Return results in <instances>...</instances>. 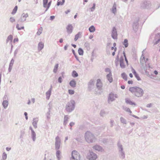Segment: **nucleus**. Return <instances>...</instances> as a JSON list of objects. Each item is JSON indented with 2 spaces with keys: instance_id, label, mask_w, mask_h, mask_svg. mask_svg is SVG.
Listing matches in <instances>:
<instances>
[{
  "instance_id": "49530a36",
  "label": "nucleus",
  "mask_w": 160,
  "mask_h": 160,
  "mask_svg": "<svg viewBox=\"0 0 160 160\" xmlns=\"http://www.w3.org/2000/svg\"><path fill=\"white\" fill-rule=\"evenodd\" d=\"M152 105H153L152 103H150L149 104H147V105L146 106V107L147 108H151V107H152Z\"/></svg>"
},
{
  "instance_id": "2eb2a0df",
  "label": "nucleus",
  "mask_w": 160,
  "mask_h": 160,
  "mask_svg": "<svg viewBox=\"0 0 160 160\" xmlns=\"http://www.w3.org/2000/svg\"><path fill=\"white\" fill-rule=\"evenodd\" d=\"M93 148L95 150L98 151H100L102 150V147L98 145L94 146Z\"/></svg>"
},
{
  "instance_id": "de8ad7c7",
  "label": "nucleus",
  "mask_w": 160,
  "mask_h": 160,
  "mask_svg": "<svg viewBox=\"0 0 160 160\" xmlns=\"http://www.w3.org/2000/svg\"><path fill=\"white\" fill-rule=\"evenodd\" d=\"M113 94H110L109 96V97L108 98L109 100H111V101H112L113 100L111 99V98L113 97Z\"/></svg>"
},
{
  "instance_id": "72a5a7b5",
  "label": "nucleus",
  "mask_w": 160,
  "mask_h": 160,
  "mask_svg": "<svg viewBox=\"0 0 160 160\" xmlns=\"http://www.w3.org/2000/svg\"><path fill=\"white\" fill-rule=\"evenodd\" d=\"M112 12L115 13L116 12V5L115 4L113 6V7L112 8Z\"/></svg>"
},
{
  "instance_id": "6e6d98bb",
  "label": "nucleus",
  "mask_w": 160,
  "mask_h": 160,
  "mask_svg": "<svg viewBox=\"0 0 160 160\" xmlns=\"http://www.w3.org/2000/svg\"><path fill=\"white\" fill-rule=\"evenodd\" d=\"M128 84H132L133 83V81L132 80H129L128 81Z\"/></svg>"
},
{
  "instance_id": "69168bd1",
  "label": "nucleus",
  "mask_w": 160,
  "mask_h": 160,
  "mask_svg": "<svg viewBox=\"0 0 160 160\" xmlns=\"http://www.w3.org/2000/svg\"><path fill=\"white\" fill-rule=\"evenodd\" d=\"M154 73L155 74V75H157L158 74V72L156 70H155L154 72Z\"/></svg>"
},
{
  "instance_id": "a211bd4d",
  "label": "nucleus",
  "mask_w": 160,
  "mask_h": 160,
  "mask_svg": "<svg viewBox=\"0 0 160 160\" xmlns=\"http://www.w3.org/2000/svg\"><path fill=\"white\" fill-rule=\"evenodd\" d=\"M51 94V89H50L49 90H48L46 93V95L47 98L48 99H49L50 98V97Z\"/></svg>"
},
{
  "instance_id": "f704fd0d",
  "label": "nucleus",
  "mask_w": 160,
  "mask_h": 160,
  "mask_svg": "<svg viewBox=\"0 0 160 160\" xmlns=\"http://www.w3.org/2000/svg\"><path fill=\"white\" fill-rule=\"evenodd\" d=\"M150 68H148V67L147 68V70H146V71H147L148 68H152L150 66ZM148 70H149V69H148ZM148 72H149V74L150 75V76H149V77H150L151 78H153V76L152 75V72H149L148 71Z\"/></svg>"
},
{
  "instance_id": "e433bc0d",
  "label": "nucleus",
  "mask_w": 160,
  "mask_h": 160,
  "mask_svg": "<svg viewBox=\"0 0 160 160\" xmlns=\"http://www.w3.org/2000/svg\"><path fill=\"white\" fill-rule=\"evenodd\" d=\"M17 9H18V7L17 6H16L14 7V8L13 9L12 11V13L13 14H15L17 10Z\"/></svg>"
},
{
  "instance_id": "c756f323",
  "label": "nucleus",
  "mask_w": 160,
  "mask_h": 160,
  "mask_svg": "<svg viewBox=\"0 0 160 160\" xmlns=\"http://www.w3.org/2000/svg\"><path fill=\"white\" fill-rule=\"evenodd\" d=\"M48 0H43V7L46 8L47 6Z\"/></svg>"
},
{
  "instance_id": "338daca9",
  "label": "nucleus",
  "mask_w": 160,
  "mask_h": 160,
  "mask_svg": "<svg viewBox=\"0 0 160 160\" xmlns=\"http://www.w3.org/2000/svg\"><path fill=\"white\" fill-rule=\"evenodd\" d=\"M11 149V148H6V150L8 151H9Z\"/></svg>"
},
{
  "instance_id": "37998d69",
  "label": "nucleus",
  "mask_w": 160,
  "mask_h": 160,
  "mask_svg": "<svg viewBox=\"0 0 160 160\" xmlns=\"http://www.w3.org/2000/svg\"><path fill=\"white\" fill-rule=\"evenodd\" d=\"M155 42H154V44H157L160 41V38L158 39H157V40H155Z\"/></svg>"
},
{
  "instance_id": "bb28decb",
  "label": "nucleus",
  "mask_w": 160,
  "mask_h": 160,
  "mask_svg": "<svg viewBox=\"0 0 160 160\" xmlns=\"http://www.w3.org/2000/svg\"><path fill=\"white\" fill-rule=\"evenodd\" d=\"M2 105L4 108H6L8 105V102L7 101H4L3 102Z\"/></svg>"
},
{
  "instance_id": "ea45409f",
  "label": "nucleus",
  "mask_w": 160,
  "mask_h": 160,
  "mask_svg": "<svg viewBox=\"0 0 160 160\" xmlns=\"http://www.w3.org/2000/svg\"><path fill=\"white\" fill-rule=\"evenodd\" d=\"M60 151L59 150L57 151L56 152V156L58 158H60L59 156L60 155Z\"/></svg>"
},
{
  "instance_id": "603ef678",
  "label": "nucleus",
  "mask_w": 160,
  "mask_h": 160,
  "mask_svg": "<svg viewBox=\"0 0 160 160\" xmlns=\"http://www.w3.org/2000/svg\"><path fill=\"white\" fill-rule=\"evenodd\" d=\"M111 49L112 50H113L114 51H116L117 50V48L116 47H112L111 48Z\"/></svg>"
},
{
  "instance_id": "c9c22d12",
  "label": "nucleus",
  "mask_w": 160,
  "mask_h": 160,
  "mask_svg": "<svg viewBox=\"0 0 160 160\" xmlns=\"http://www.w3.org/2000/svg\"><path fill=\"white\" fill-rule=\"evenodd\" d=\"M78 53L80 55H82L83 54V52L81 48H79L78 50Z\"/></svg>"
},
{
  "instance_id": "4c0bfd02",
  "label": "nucleus",
  "mask_w": 160,
  "mask_h": 160,
  "mask_svg": "<svg viewBox=\"0 0 160 160\" xmlns=\"http://www.w3.org/2000/svg\"><path fill=\"white\" fill-rule=\"evenodd\" d=\"M18 30H20L21 29H23L24 28V27L23 26H20L18 24L16 26Z\"/></svg>"
},
{
  "instance_id": "a18cd8bd",
  "label": "nucleus",
  "mask_w": 160,
  "mask_h": 160,
  "mask_svg": "<svg viewBox=\"0 0 160 160\" xmlns=\"http://www.w3.org/2000/svg\"><path fill=\"white\" fill-rule=\"evenodd\" d=\"M50 5H51V2H50L48 3V4H47V7H46V9L45 10V11H47L48 9L49 8L50 6Z\"/></svg>"
},
{
  "instance_id": "774afa93",
  "label": "nucleus",
  "mask_w": 160,
  "mask_h": 160,
  "mask_svg": "<svg viewBox=\"0 0 160 160\" xmlns=\"http://www.w3.org/2000/svg\"><path fill=\"white\" fill-rule=\"evenodd\" d=\"M121 88L122 89H124L125 88V87L124 85H122L121 86Z\"/></svg>"
},
{
  "instance_id": "39448f33",
  "label": "nucleus",
  "mask_w": 160,
  "mask_h": 160,
  "mask_svg": "<svg viewBox=\"0 0 160 160\" xmlns=\"http://www.w3.org/2000/svg\"><path fill=\"white\" fill-rule=\"evenodd\" d=\"M79 154L76 151H73L72 152L71 160H80Z\"/></svg>"
},
{
  "instance_id": "7ed1b4c3",
  "label": "nucleus",
  "mask_w": 160,
  "mask_h": 160,
  "mask_svg": "<svg viewBox=\"0 0 160 160\" xmlns=\"http://www.w3.org/2000/svg\"><path fill=\"white\" fill-rule=\"evenodd\" d=\"M74 106V101H71L68 103L66 106V109L68 112H70L73 110Z\"/></svg>"
},
{
  "instance_id": "9b49d317",
  "label": "nucleus",
  "mask_w": 160,
  "mask_h": 160,
  "mask_svg": "<svg viewBox=\"0 0 160 160\" xmlns=\"http://www.w3.org/2000/svg\"><path fill=\"white\" fill-rule=\"evenodd\" d=\"M28 17L27 13H23L22 15L21 19L22 21H24L26 20V18Z\"/></svg>"
},
{
  "instance_id": "e2e57ef3",
  "label": "nucleus",
  "mask_w": 160,
  "mask_h": 160,
  "mask_svg": "<svg viewBox=\"0 0 160 160\" xmlns=\"http://www.w3.org/2000/svg\"><path fill=\"white\" fill-rule=\"evenodd\" d=\"M54 18L55 17L54 16H51L50 17V19L52 20H53Z\"/></svg>"
},
{
  "instance_id": "412c9836",
  "label": "nucleus",
  "mask_w": 160,
  "mask_h": 160,
  "mask_svg": "<svg viewBox=\"0 0 160 160\" xmlns=\"http://www.w3.org/2000/svg\"><path fill=\"white\" fill-rule=\"evenodd\" d=\"M120 66L122 68H125L126 65L124 62L123 60H120Z\"/></svg>"
},
{
  "instance_id": "4468645a",
  "label": "nucleus",
  "mask_w": 160,
  "mask_h": 160,
  "mask_svg": "<svg viewBox=\"0 0 160 160\" xmlns=\"http://www.w3.org/2000/svg\"><path fill=\"white\" fill-rule=\"evenodd\" d=\"M44 47V43L42 42H40L38 44V49L39 50H41Z\"/></svg>"
},
{
  "instance_id": "aec40b11",
  "label": "nucleus",
  "mask_w": 160,
  "mask_h": 160,
  "mask_svg": "<svg viewBox=\"0 0 160 160\" xmlns=\"http://www.w3.org/2000/svg\"><path fill=\"white\" fill-rule=\"evenodd\" d=\"M13 37L11 35H9L7 39V42H12Z\"/></svg>"
},
{
  "instance_id": "4d7b16f0",
  "label": "nucleus",
  "mask_w": 160,
  "mask_h": 160,
  "mask_svg": "<svg viewBox=\"0 0 160 160\" xmlns=\"http://www.w3.org/2000/svg\"><path fill=\"white\" fill-rule=\"evenodd\" d=\"M64 119L65 122L66 121H68V118L66 116H65L64 118Z\"/></svg>"
},
{
  "instance_id": "3c124183",
  "label": "nucleus",
  "mask_w": 160,
  "mask_h": 160,
  "mask_svg": "<svg viewBox=\"0 0 160 160\" xmlns=\"http://www.w3.org/2000/svg\"><path fill=\"white\" fill-rule=\"evenodd\" d=\"M58 82H60L61 83L62 82V78L61 77H60L58 79Z\"/></svg>"
},
{
  "instance_id": "5701e85b",
  "label": "nucleus",
  "mask_w": 160,
  "mask_h": 160,
  "mask_svg": "<svg viewBox=\"0 0 160 160\" xmlns=\"http://www.w3.org/2000/svg\"><path fill=\"white\" fill-rule=\"evenodd\" d=\"M123 44L125 48H127L128 46V40L127 39H124V42H123Z\"/></svg>"
},
{
  "instance_id": "f3484780",
  "label": "nucleus",
  "mask_w": 160,
  "mask_h": 160,
  "mask_svg": "<svg viewBox=\"0 0 160 160\" xmlns=\"http://www.w3.org/2000/svg\"><path fill=\"white\" fill-rule=\"evenodd\" d=\"M82 35V33L80 32H78L77 34L75 35V38H74V40L75 41H76L78 38H80Z\"/></svg>"
},
{
  "instance_id": "58836bf2",
  "label": "nucleus",
  "mask_w": 160,
  "mask_h": 160,
  "mask_svg": "<svg viewBox=\"0 0 160 160\" xmlns=\"http://www.w3.org/2000/svg\"><path fill=\"white\" fill-rule=\"evenodd\" d=\"M160 38V33H158L156 35L155 37V40Z\"/></svg>"
},
{
  "instance_id": "cd10ccee",
  "label": "nucleus",
  "mask_w": 160,
  "mask_h": 160,
  "mask_svg": "<svg viewBox=\"0 0 160 160\" xmlns=\"http://www.w3.org/2000/svg\"><path fill=\"white\" fill-rule=\"evenodd\" d=\"M89 30L90 32H93L95 31V29L93 26H92L89 28Z\"/></svg>"
},
{
  "instance_id": "1a4fd4ad",
  "label": "nucleus",
  "mask_w": 160,
  "mask_h": 160,
  "mask_svg": "<svg viewBox=\"0 0 160 160\" xmlns=\"http://www.w3.org/2000/svg\"><path fill=\"white\" fill-rule=\"evenodd\" d=\"M117 33L116 29L115 27L113 28L112 36V38L114 39L117 38Z\"/></svg>"
},
{
  "instance_id": "0e129e2a",
  "label": "nucleus",
  "mask_w": 160,
  "mask_h": 160,
  "mask_svg": "<svg viewBox=\"0 0 160 160\" xmlns=\"http://www.w3.org/2000/svg\"><path fill=\"white\" fill-rule=\"evenodd\" d=\"M142 118L143 119H146L148 118V116L144 115V116H143Z\"/></svg>"
},
{
  "instance_id": "b1692460",
  "label": "nucleus",
  "mask_w": 160,
  "mask_h": 160,
  "mask_svg": "<svg viewBox=\"0 0 160 160\" xmlns=\"http://www.w3.org/2000/svg\"><path fill=\"white\" fill-rule=\"evenodd\" d=\"M32 130V138L34 141L35 140L36 138V134L35 132L32 129H31Z\"/></svg>"
},
{
  "instance_id": "13d9d810",
  "label": "nucleus",
  "mask_w": 160,
  "mask_h": 160,
  "mask_svg": "<svg viewBox=\"0 0 160 160\" xmlns=\"http://www.w3.org/2000/svg\"><path fill=\"white\" fill-rule=\"evenodd\" d=\"M27 115H28V114H27V113L26 112H25L24 113V115L25 116L26 119V120H27L28 119V116H27Z\"/></svg>"
},
{
  "instance_id": "79ce46f5",
  "label": "nucleus",
  "mask_w": 160,
  "mask_h": 160,
  "mask_svg": "<svg viewBox=\"0 0 160 160\" xmlns=\"http://www.w3.org/2000/svg\"><path fill=\"white\" fill-rule=\"evenodd\" d=\"M7 157V155L5 153H3V155H2V158H3V160H5L6 159Z\"/></svg>"
},
{
  "instance_id": "6ab92c4d",
  "label": "nucleus",
  "mask_w": 160,
  "mask_h": 160,
  "mask_svg": "<svg viewBox=\"0 0 160 160\" xmlns=\"http://www.w3.org/2000/svg\"><path fill=\"white\" fill-rule=\"evenodd\" d=\"M70 85L72 87H75L76 85V82L74 80L71 81L70 82Z\"/></svg>"
},
{
  "instance_id": "20e7f679",
  "label": "nucleus",
  "mask_w": 160,
  "mask_h": 160,
  "mask_svg": "<svg viewBox=\"0 0 160 160\" xmlns=\"http://www.w3.org/2000/svg\"><path fill=\"white\" fill-rule=\"evenodd\" d=\"M129 90L132 93L137 96L139 94L140 88L137 87H131L129 88Z\"/></svg>"
},
{
  "instance_id": "dca6fc26",
  "label": "nucleus",
  "mask_w": 160,
  "mask_h": 160,
  "mask_svg": "<svg viewBox=\"0 0 160 160\" xmlns=\"http://www.w3.org/2000/svg\"><path fill=\"white\" fill-rule=\"evenodd\" d=\"M132 71L135 75V77L138 80H140L139 76L136 73L135 70H134L133 68H132Z\"/></svg>"
},
{
  "instance_id": "f257e3e1",
  "label": "nucleus",
  "mask_w": 160,
  "mask_h": 160,
  "mask_svg": "<svg viewBox=\"0 0 160 160\" xmlns=\"http://www.w3.org/2000/svg\"><path fill=\"white\" fill-rule=\"evenodd\" d=\"M147 54V53L145 52L144 50L142 52V55L141 56V69L144 70L146 75L150 76L149 72L146 71L148 67L149 68L150 67L149 63L147 62L148 60V59L146 57Z\"/></svg>"
},
{
  "instance_id": "6e6552de",
  "label": "nucleus",
  "mask_w": 160,
  "mask_h": 160,
  "mask_svg": "<svg viewBox=\"0 0 160 160\" xmlns=\"http://www.w3.org/2000/svg\"><path fill=\"white\" fill-rule=\"evenodd\" d=\"M56 142L55 143L56 149H58L60 147V140L58 136H57L55 138Z\"/></svg>"
},
{
  "instance_id": "0eeeda50",
  "label": "nucleus",
  "mask_w": 160,
  "mask_h": 160,
  "mask_svg": "<svg viewBox=\"0 0 160 160\" xmlns=\"http://www.w3.org/2000/svg\"><path fill=\"white\" fill-rule=\"evenodd\" d=\"M97 158L96 154L92 152H90L87 156V158L89 160H95Z\"/></svg>"
},
{
  "instance_id": "393cba45",
  "label": "nucleus",
  "mask_w": 160,
  "mask_h": 160,
  "mask_svg": "<svg viewBox=\"0 0 160 160\" xmlns=\"http://www.w3.org/2000/svg\"><path fill=\"white\" fill-rule=\"evenodd\" d=\"M102 83L101 80L99 79L97 80V87H100L102 86Z\"/></svg>"
},
{
  "instance_id": "8fccbe9b",
  "label": "nucleus",
  "mask_w": 160,
  "mask_h": 160,
  "mask_svg": "<svg viewBox=\"0 0 160 160\" xmlns=\"http://www.w3.org/2000/svg\"><path fill=\"white\" fill-rule=\"evenodd\" d=\"M126 111L128 112H129L130 113H132V111L130 110L129 108H128L126 110Z\"/></svg>"
},
{
  "instance_id": "052dcab7",
  "label": "nucleus",
  "mask_w": 160,
  "mask_h": 160,
  "mask_svg": "<svg viewBox=\"0 0 160 160\" xmlns=\"http://www.w3.org/2000/svg\"><path fill=\"white\" fill-rule=\"evenodd\" d=\"M95 4H94L93 5V6L91 8V11H92V9H95Z\"/></svg>"
},
{
  "instance_id": "c85d7f7f",
  "label": "nucleus",
  "mask_w": 160,
  "mask_h": 160,
  "mask_svg": "<svg viewBox=\"0 0 160 160\" xmlns=\"http://www.w3.org/2000/svg\"><path fill=\"white\" fill-rule=\"evenodd\" d=\"M78 75V73L75 71H73L72 73V76L73 77H77Z\"/></svg>"
},
{
  "instance_id": "680f3d73",
  "label": "nucleus",
  "mask_w": 160,
  "mask_h": 160,
  "mask_svg": "<svg viewBox=\"0 0 160 160\" xmlns=\"http://www.w3.org/2000/svg\"><path fill=\"white\" fill-rule=\"evenodd\" d=\"M74 124V123L73 122H71L70 123V125L71 126V127H72V126H73Z\"/></svg>"
},
{
  "instance_id": "7c9ffc66",
  "label": "nucleus",
  "mask_w": 160,
  "mask_h": 160,
  "mask_svg": "<svg viewBox=\"0 0 160 160\" xmlns=\"http://www.w3.org/2000/svg\"><path fill=\"white\" fill-rule=\"evenodd\" d=\"M42 27H41L38 29V31L37 32V34L38 35H40L42 33Z\"/></svg>"
},
{
  "instance_id": "5fc2aeb1",
  "label": "nucleus",
  "mask_w": 160,
  "mask_h": 160,
  "mask_svg": "<svg viewBox=\"0 0 160 160\" xmlns=\"http://www.w3.org/2000/svg\"><path fill=\"white\" fill-rule=\"evenodd\" d=\"M18 38H15L13 40V42L15 43L16 42H18Z\"/></svg>"
},
{
  "instance_id": "ddd939ff",
  "label": "nucleus",
  "mask_w": 160,
  "mask_h": 160,
  "mask_svg": "<svg viewBox=\"0 0 160 160\" xmlns=\"http://www.w3.org/2000/svg\"><path fill=\"white\" fill-rule=\"evenodd\" d=\"M107 78L110 82L111 83L112 82L113 78L112 77V73L108 74L107 75Z\"/></svg>"
},
{
  "instance_id": "2f4dec72",
  "label": "nucleus",
  "mask_w": 160,
  "mask_h": 160,
  "mask_svg": "<svg viewBox=\"0 0 160 160\" xmlns=\"http://www.w3.org/2000/svg\"><path fill=\"white\" fill-rule=\"evenodd\" d=\"M65 2V0H62V2L58 1L57 3V5H62Z\"/></svg>"
},
{
  "instance_id": "09e8293b",
  "label": "nucleus",
  "mask_w": 160,
  "mask_h": 160,
  "mask_svg": "<svg viewBox=\"0 0 160 160\" xmlns=\"http://www.w3.org/2000/svg\"><path fill=\"white\" fill-rule=\"evenodd\" d=\"M10 20L12 22H13L15 21V19L13 17H11L10 19Z\"/></svg>"
},
{
  "instance_id": "4be33fe9",
  "label": "nucleus",
  "mask_w": 160,
  "mask_h": 160,
  "mask_svg": "<svg viewBox=\"0 0 160 160\" xmlns=\"http://www.w3.org/2000/svg\"><path fill=\"white\" fill-rule=\"evenodd\" d=\"M38 122V120L37 119L35 118L33 119V122H32V124L33 125L34 127L36 128L37 127V125Z\"/></svg>"
},
{
  "instance_id": "423d86ee",
  "label": "nucleus",
  "mask_w": 160,
  "mask_h": 160,
  "mask_svg": "<svg viewBox=\"0 0 160 160\" xmlns=\"http://www.w3.org/2000/svg\"><path fill=\"white\" fill-rule=\"evenodd\" d=\"M151 2L149 1L145 0L143 2L141 7L143 8H148L151 7Z\"/></svg>"
},
{
  "instance_id": "9d476101",
  "label": "nucleus",
  "mask_w": 160,
  "mask_h": 160,
  "mask_svg": "<svg viewBox=\"0 0 160 160\" xmlns=\"http://www.w3.org/2000/svg\"><path fill=\"white\" fill-rule=\"evenodd\" d=\"M67 32L68 34L71 33L72 32L73 27L72 24H69L66 27Z\"/></svg>"
},
{
  "instance_id": "c03bdc74",
  "label": "nucleus",
  "mask_w": 160,
  "mask_h": 160,
  "mask_svg": "<svg viewBox=\"0 0 160 160\" xmlns=\"http://www.w3.org/2000/svg\"><path fill=\"white\" fill-rule=\"evenodd\" d=\"M68 92L70 94H73L74 93V91L72 90H69Z\"/></svg>"
},
{
  "instance_id": "f03ea898",
  "label": "nucleus",
  "mask_w": 160,
  "mask_h": 160,
  "mask_svg": "<svg viewBox=\"0 0 160 160\" xmlns=\"http://www.w3.org/2000/svg\"><path fill=\"white\" fill-rule=\"evenodd\" d=\"M95 138L94 135L90 132H87L86 133L85 139L88 142L90 143L92 142L93 140Z\"/></svg>"
},
{
  "instance_id": "a19ab883",
  "label": "nucleus",
  "mask_w": 160,
  "mask_h": 160,
  "mask_svg": "<svg viewBox=\"0 0 160 160\" xmlns=\"http://www.w3.org/2000/svg\"><path fill=\"white\" fill-rule=\"evenodd\" d=\"M105 71L107 72H108L109 74H111V72L110 69L109 68H107L105 69Z\"/></svg>"
},
{
  "instance_id": "473e14b6",
  "label": "nucleus",
  "mask_w": 160,
  "mask_h": 160,
  "mask_svg": "<svg viewBox=\"0 0 160 160\" xmlns=\"http://www.w3.org/2000/svg\"><path fill=\"white\" fill-rule=\"evenodd\" d=\"M58 67V64H56L54 67V68L53 69V72L55 73H56V72H57V70Z\"/></svg>"
},
{
  "instance_id": "864d4df0",
  "label": "nucleus",
  "mask_w": 160,
  "mask_h": 160,
  "mask_svg": "<svg viewBox=\"0 0 160 160\" xmlns=\"http://www.w3.org/2000/svg\"><path fill=\"white\" fill-rule=\"evenodd\" d=\"M141 90V97L143 95V91L142 89L141 88L140 89Z\"/></svg>"
},
{
  "instance_id": "a878e982",
  "label": "nucleus",
  "mask_w": 160,
  "mask_h": 160,
  "mask_svg": "<svg viewBox=\"0 0 160 160\" xmlns=\"http://www.w3.org/2000/svg\"><path fill=\"white\" fill-rule=\"evenodd\" d=\"M121 76L122 78L125 81L127 80V76L125 73H122L121 74Z\"/></svg>"
},
{
  "instance_id": "bf43d9fd",
  "label": "nucleus",
  "mask_w": 160,
  "mask_h": 160,
  "mask_svg": "<svg viewBox=\"0 0 160 160\" xmlns=\"http://www.w3.org/2000/svg\"><path fill=\"white\" fill-rule=\"evenodd\" d=\"M70 10H68L67 11L65 12V13L66 14H68V13L70 12Z\"/></svg>"
},
{
  "instance_id": "f8f14e48",
  "label": "nucleus",
  "mask_w": 160,
  "mask_h": 160,
  "mask_svg": "<svg viewBox=\"0 0 160 160\" xmlns=\"http://www.w3.org/2000/svg\"><path fill=\"white\" fill-rule=\"evenodd\" d=\"M125 102L129 104L132 106H135L136 105V104L135 103L131 101V100L129 99H126L125 100Z\"/></svg>"
}]
</instances>
